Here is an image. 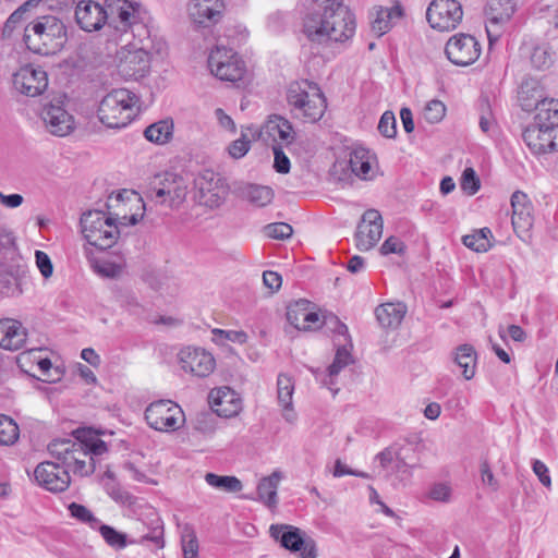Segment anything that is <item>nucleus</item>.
<instances>
[{
	"mask_svg": "<svg viewBox=\"0 0 558 558\" xmlns=\"http://www.w3.org/2000/svg\"><path fill=\"white\" fill-rule=\"evenodd\" d=\"M143 524L147 526L148 532L145 533L141 539L137 542L138 544H144L145 542H151L156 545L158 549L165 547V538H163V522L160 517L155 512L150 511L147 517V521H143Z\"/></svg>",
	"mask_w": 558,
	"mask_h": 558,
	"instance_id": "nucleus-32",
	"label": "nucleus"
},
{
	"mask_svg": "<svg viewBox=\"0 0 558 558\" xmlns=\"http://www.w3.org/2000/svg\"><path fill=\"white\" fill-rule=\"evenodd\" d=\"M405 244L397 236H389L380 246V253L383 255L398 254L403 255L405 252Z\"/></svg>",
	"mask_w": 558,
	"mask_h": 558,
	"instance_id": "nucleus-59",
	"label": "nucleus"
},
{
	"mask_svg": "<svg viewBox=\"0 0 558 558\" xmlns=\"http://www.w3.org/2000/svg\"><path fill=\"white\" fill-rule=\"evenodd\" d=\"M82 233L86 241L104 251L117 242L119 230L116 220L101 210H88L81 217Z\"/></svg>",
	"mask_w": 558,
	"mask_h": 558,
	"instance_id": "nucleus-7",
	"label": "nucleus"
},
{
	"mask_svg": "<svg viewBox=\"0 0 558 558\" xmlns=\"http://www.w3.org/2000/svg\"><path fill=\"white\" fill-rule=\"evenodd\" d=\"M263 282L271 292H275L280 289L282 284V278L276 271L266 270L263 272Z\"/></svg>",
	"mask_w": 558,
	"mask_h": 558,
	"instance_id": "nucleus-64",
	"label": "nucleus"
},
{
	"mask_svg": "<svg viewBox=\"0 0 558 558\" xmlns=\"http://www.w3.org/2000/svg\"><path fill=\"white\" fill-rule=\"evenodd\" d=\"M23 41L34 53L53 56L64 48L68 28L62 19L56 15L36 13L24 27Z\"/></svg>",
	"mask_w": 558,
	"mask_h": 558,
	"instance_id": "nucleus-3",
	"label": "nucleus"
},
{
	"mask_svg": "<svg viewBox=\"0 0 558 558\" xmlns=\"http://www.w3.org/2000/svg\"><path fill=\"white\" fill-rule=\"evenodd\" d=\"M26 329L19 320L0 319V348L10 351L20 350L26 341Z\"/></svg>",
	"mask_w": 558,
	"mask_h": 558,
	"instance_id": "nucleus-25",
	"label": "nucleus"
},
{
	"mask_svg": "<svg viewBox=\"0 0 558 558\" xmlns=\"http://www.w3.org/2000/svg\"><path fill=\"white\" fill-rule=\"evenodd\" d=\"M241 195L251 204L257 207H264L271 203L274 191L269 186L247 184L241 189Z\"/></svg>",
	"mask_w": 558,
	"mask_h": 558,
	"instance_id": "nucleus-35",
	"label": "nucleus"
},
{
	"mask_svg": "<svg viewBox=\"0 0 558 558\" xmlns=\"http://www.w3.org/2000/svg\"><path fill=\"white\" fill-rule=\"evenodd\" d=\"M287 100L294 117L306 122L320 120L327 108L326 98L319 86L306 80L289 85Z\"/></svg>",
	"mask_w": 558,
	"mask_h": 558,
	"instance_id": "nucleus-5",
	"label": "nucleus"
},
{
	"mask_svg": "<svg viewBox=\"0 0 558 558\" xmlns=\"http://www.w3.org/2000/svg\"><path fill=\"white\" fill-rule=\"evenodd\" d=\"M512 226L514 230H526L533 225V205L522 191H515L511 196Z\"/></svg>",
	"mask_w": 558,
	"mask_h": 558,
	"instance_id": "nucleus-26",
	"label": "nucleus"
},
{
	"mask_svg": "<svg viewBox=\"0 0 558 558\" xmlns=\"http://www.w3.org/2000/svg\"><path fill=\"white\" fill-rule=\"evenodd\" d=\"M311 303L305 299H300L287 307V320L296 329H300L302 319L308 310Z\"/></svg>",
	"mask_w": 558,
	"mask_h": 558,
	"instance_id": "nucleus-45",
	"label": "nucleus"
},
{
	"mask_svg": "<svg viewBox=\"0 0 558 558\" xmlns=\"http://www.w3.org/2000/svg\"><path fill=\"white\" fill-rule=\"evenodd\" d=\"M85 456H86V451L83 450L82 444H77L76 441H74V448H70V450H68V453L60 457V459L57 462L60 463L62 466L66 468L68 473H69L70 469L74 464L75 460L78 457H85Z\"/></svg>",
	"mask_w": 558,
	"mask_h": 558,
	"instance_id": "nucleus-58",
	"label": "nucleus"
},
{
	"mask_svg": "<svg viewBox=\"0 0 558 558\" xmlns=\"http://www.w3.org/2000/svg\"><path fill=\"white\" fill-rule=\"evenodd\" d=\"M531 63L537 70H546L553 64V52L547 45L534 47L531 53Z\"/></svg>",
	"mask_w": 558,
	"mask_h": 558,
	"instance_id": "nucleus-46",
	"label": "nucleus"
},
{
	"mask_svg": "<svg viewBox=\"0 0 558 558\" xmlns=\"http://www.w3.org/2000/svg\"><path fill=\"white\" fill-rule=\"evenodd\" d=\"M323 325L330 329L337 336L344 337V340H349V330L345 324H343L336 315L329 314L324 316Z\"/></svg>",
	"mask_w": 558,
	"mask_h": 558,
	"instance_id": "nucleus-54",
	"label": "nucleus"
},
{
	"mask_svg": "<svg viewBox=\"0 0 558 558\" xmlns=\"http://www.w3.org/2000/svg\"><path fill=\"white\" fill-rule=\"evenodd\" d=\"M45 0H27L13 11L2 27V37L10 38L14 29L24 22H29L38 13L39 5Z\"/></svg>",
	"mask_w": 558,
	"mask_h": 558,
	"instance_id": "nucleus-28",
	"label": "nucleus"
},
{
	"mask_svg": "<svg viewBox=\"0 0 558 558\" xmlns=\"http://www.w3.org/2000/svg\"><path fill=\"white\" fill-rule=\"evenodd\" d=\"M198 201L201 204L215 208L219 207L226 196V186L219 177L211 170H205L196 180Z\"/></svg>",
	"mask_w": 558,
	"mask_h": 558,
	"instance_id": "nucleus-18",
	"label": "nucleus"
},
{
	"mask_svg": "<svg viewBox=\"0 0 558 558\" xmlns=\"http://www.w3.org/2000/svg\"><path fill=\"white\" fill-rule=\"evenodd\" d=\"M71 517L80 521L81 523L87 524L90 529L96 530L100 520L94 515V513L85 506L76 502H71L68 506Z\"/></svg>",
	"mask_w": 558,
	"mask_h": 558,
	"instance_id": "nucleus-43",
	"label": "nucleus"
},
{
	"mask_svg": "<svg viewBox=\"0 0 558 558\" xmlns=\"http://www.w3.org/2000/svg\"><path fill=\"white\" fill-rule=\"evenodd\" d=\"M282 474L279 471L272 472L269 476L262 478L257 486V494L267 507H275L278 502L277 489Z\"/></svg>",
	"mask_w": 558,
	"mask_h": 558,
	"instance_id": "nucleus-31",
	"label": "nucleus"
},
{
	"mask_svg": "<svg viewBox=\"0 0 558 558\" xmlns=\"http://www.w3.org/2000/svg\"><path fill=\"white\" fill-rule=\"evenodd\" d=\"M462 5L457 0H433L426 10L430 27L440 32L454 29L462 21Z\"/></svg>",
	"mask_w": 558,
	"mask_h": 558,
	"instance_id": "nucleus-9",
	"label": "nucleus"
},
{
	"mask_svg": "<svg viewBox=\"0 0 558 558\" xmlns=\"http://www.w3.org/2000/svg\"><path fill=\"white\" fill-rule=\"evenodd\" d=\"M74 436L77 444H82L83 450L88 451L90 444L96 442L99 439V433L90 427L77 428L74 432Z\"/></svg>",
	"mask_w": 558,
	"mask_h": 558,
	"instance_id": "nucleus-55",
	"label": "nucleus"
},
{
	"mask_svg": "<svg viewBox=\"0 0 558 558\" xmlns=\"http://www.w3.org/2000/svg\"><path fill=\"white\" fill-rule=\"evenodd\" d=\"M352 362V356L350 351L348 350L345 344H339V348L336 351V355L333 362L328 366V376L330 378V383L332 384V377L338 375L340 371L348 366Z\"/></svg>",
	"mask_w": 558,
	"mask_h": 558,
	"instance_id": "nucleus-44",
	"label": "nucleus"
},
{
	"mask_svg": "<svg viewBox=\"0 0 558 558\" xmlns=\"http://www.w3.org/2000/svg\"><path fill=\"white\" fill-rule=\"evenodd\" d=\"M461 189L469 195H474L481 187L480 179L473 168H465L461 177Z\"/></svg>",
	"mask_w": 558,
	"mask_h": 558,
	"instance_id": "nucleus-50",
	"label": "nucleus"
},
{
	"mask_svg": "<svg viewBox=\"0 0 558 558\" xmlns=\"http://www.w3.org/2000/svg\"><path fill=\"white\" fill-rule=\"evenodd\" d=\"M96 530L99 531L100 535L105 539V542L112 548L122 549L128 545L126 534L117 531L114 527L98 523Z\"/></svg>",
	"mask_w": 558,
	"mask_h": 558,
	"instance_id": "nucleus-41",
	"label": "nucleus"
},
{
	"mask_svg": "<svg viewBox=\"0 0 558 558\" xmlns=\"http://www.w3.org/2000/svg\"><path fill=\"white\" fill-rule=\"evenodd\" d=\"M267 129L275 138L278 137L287 146L292 144L295 138V132L291 122L281 116H271L268 120Z\"/></svg>",
	"mask_w": 558,
	"mask_h": 558,
	"instance_id": "nucleus-34",
	"label": "nucleus"
},
{
	"mask_svg": "<svg viewBox=\"0 0 558 558\" xmlns=\"http://www.w3.org/2000/svg\"><path fill=\"white\" fill-rule=\"evenodd\" d=\"M379 133L387 138H395L397 135V121L392 111H385L378 123Z\"/></svg>",
	"mask_w": 558,
	"mask_h": 558,
	"instance_id": "nucleus-51",
	"label": "nucleus"
},
{
	"mask_svg": "<svg viewBox=\"0 0 558 558\" xmlns=\"http://www.w3.org/2000/svg\"><path fill=\"white\" fill-rule=\"evenodd\" d=\"M70 448H74V440L71 439H54L48 445V451L57 461L60 457L68 453Z\"/></svg>",
	"mask_w": 558,
	"mask_h": 558,
	"instance_id": "nucleus-57",
	"label": "nucleus"
},
{
	"mask_svg": "<svg viewBox=\"0 0 558 558\" xmlns=\"http://www.w3.org/2000/svg\"><path fill=\"white\" fill-rule=\"evenodd\" d=\"M182 369L196 377H207L216 366L214 356L201 348L186 347L179 352Z\"/></svg>",
	"mask_w": 558,
	"mask_h": 558,
	"instance_id": "nucleus-19",
	"label": "nucleus"
},
{
	"mask_svg": "<svg viewBox=\"0 0 558 558\" xmlns=\"http://www.w3.org/2000/svg\"><path fill=\"white\" fill-rule=\"evenodd\" d=\"M270 535L286 549L300 551L301 558H316L314 542L305 541L300 529L286 524H272Z\"/></svg>",
	"mask_w": 558,
	"mask_h": 558,
	"instance_id": "nucleus-12",
	"label": "nucleus"
},
{
	"mask_svg": "<svg viewBox=\"0 0 558 558\" xmlns=\"http://www.w3.org/2000/svg\"><path fill=\"white\" fill-rule=\"evenodd\" d=\"M445 114L446 106L437 99L428 101L423 110L424 120L432 124L440 122Z\"/></svg>",
	"mask_w": 558,
	"mask_h": 558,
	"instance_id": "nucleus-49",
	"label": "nucleus"
},
{
	"mask_svg": "<svg viewBox=\"0 0 558 558\" xmlns=\"http://www.w3.org/2000/svg\"><path fill=\"white\" fill-rule=\"evenodd\" d=\"M106 8L92 0L80 1L75 8L77 25L85 32L100 29L105 23L121 34L136 23L140 3L129 0H105Z\"/></svg>",
	"mask_w": 558,
	"mask_h": 558,
	"instance_id": "nucleus-2",
	"label": "nucleus"
},
{
	"mask_svg": "<svg viewBox=\"0 0 558 558\" xmlns=\"http://www.w3.org/2000/svg\"><path fill=\"white\" fill-rule=\"evenodd\" d=\"M36 265L40 274L45 278H49L52 275L53 267L50 257L43 251L35 252Z\"/></svg>",
	"mask_w": 558,
	"mask_h": 558,
	"instance_id": "nucleus-62",
	"label": "nucleus"
},
{
	"mask_svg": "<svg viewBox=\"0 0 558 558\" xmlns=\"http://www.w3.org/2000/svg\"><path fill=\"white\" fill-rule=\"evenodd\" d=\"M478 124L482 132L489 134L497 130V120L495 118L492 105L487 97H481L477 101Z\"/></svg>",
	"mask_w": 558,
	"mask_h": 558,
	"instance_id": "nucleus-37",
	"label": "nucleus"
},
{
	"mask_svg": "<svg viewBox=\"0 0 558 558\" xmlns=\"http://www.w3.org/2000/svg\"><path fill=\"white\" fill-rule=\"evenodd\" d=\"M523 142L534 155L558 151V99L537 107L533 121L522 132Z\"/></svg>",
	"mask_w": 558,
	"mask_h": 558,
	"instance_id": "nucleus-4",
	"label": "nucleus"
},
{
	"mask_svg": "<svg viewBox=\"0 0 558 558\" xmlns=\"http://www.w3.org/2000/svg\"><path fill=\"white\" fill-rule=\"evenodd\" d=\"M145 420L156 430H175L183 423L184 414L177 403L170 400H159L146 408Z\"/></svg>",
	"mask_w": 558,
	"mask_h": 558,
	"instance_id": "nucleus-8",
	"label": "nucleus"
},
{
	"mask_svg": "<svg viewBox=\"0 0 558 558\" xmlns=\"http://www.w3.org/2000/svg\"><path fill=\"white\" fill-rule=\"evenodd\" d=\"M518 99L522 110L532 111L534 109L535 113H537V107L545 101H550L553 98H546L544 96V90L538 81L527 78L522 82L519 88Z\"/></svg>",
	"mask_w": 558,
	"mask_h": 558,
	"instance_id": "nucleus-27",
	"label": "nucleus"
},
{
	"mask_svg": "<svg viewBox=\"0 0 558 558\" xmlns=\"http://www.w3.org/2000/svg\"><path fill=\"white\" fill-rule=\"evenodd\" d=\"M187 192V185L183 177L166 172L163 180L160 181L159 186L155 190V201L158 203L169 202L171 207L180 205Z\"/></svg>",
	"mask_w": 558,
	"mask_h": 558,
	"instance_id": "nucleus-22",
	"label": "nucleus"
},
{
	"mask_svg": "<svg viewBox=\"0 0 558 558\" xmlns=\"http://www.w3.org/2000/svg\"><path fill=\"white\" fill-rule=\"evenodd\" d=\"M223 49L216 47L210 51L208 57V66L210 72L221 81L238 82L243 78L245 73V64L239 58L227 60L226 63L221 61Z\"/></svg>",
	"mask_w": 558,
	"mask_h": 558,
	"instance_id": "nucleus-21",
	"label": "nucleus"
},
{
	"mask_svg": "<svg viewBox=\"0 0 558 558\" xmlns=\"http://www.w3.org/2000/svg\"><path fill=\"white\" fill-rule=\"evenodd\" d=\"M225 10L223 0H191L187 4L191 21L199 27H210L219 23Z\"/></svg>",
	"mask_w": 558,
	"mask_h": 558,
	"instance_id": "nucleus-17",
	"label": "nucleus"
},
{
	"mask_svg": "<svg viewBox=\"0 0 558 558\" xmlns=\"http://www.w3.org/2000/svg\"><path fill=\"white\" fill-rule=\"evenodd\" d=\"M138 97L126 88H118L108 93L99 104V121L110 129H122L136 117Z\"/></svg>",
	"mask_w": 558,
	"mask_h": 558,
	"instance_id": "nucleus-6",
	"label": "nucleus"
},
{
	"mask_svg": "<svg viewBox=\"0 0 558 558\" xmlns=\"http://www.w3.org/2000/svg\"><path fill=\"white\" fill-rule=\"evenodd\" d=\"M265 232L269 238L284 240L292 235L293 229L286 222H275L267 225L265 227Z\"/></svg>",
	"mask_w": 558,
	"mask_h": 558,
	"instance_id": "nucleus-53",
	"label": "nucleus"
},
{
	"mask_svg": "<svg viewBox=\"0 0 558 558\" xmlns=\"http://www.w3.org/2000/svg\"><path fill=\"white\" fill-rule=\"evenodd\" d=\"M407 313L403 303H385L375 308V316L383 328H397Z\"/></svg>",
	"mask_w": 558,
	"mask_h": 558,
	"instance_id": "nucleus-30",
	"label": "nucleus"
},
{
	"mask_svg": "<svg viewBox=\"0 0 558 558\" xmlns=\"http://www.w3.org/2000/svg\"><path fill=\"white\" fill-rule=\"evenodd\" d=\"M181 542L183 558H198V541L192 529H184Z\"/></svg>",
	"mask_w": 558,
	"mask_h": 558,
	"instance_id": "nucleus-48",
	"label": "nucleus"
},
{
	"mask_svg": "<svg viewBox=\"0 0 558 558\" xmlns=\"http://www.w3.org/2000/svg\"><path fill=\"white\" fill-rule=\"evenodd\" d=\"M515 4L512 0H488L484 14L486 17V33L492 45L500 36L501 28L512 17Z\"/></svg>",
	"mask_w": 558,
	"mask_h": 558,
	"instance_id": "nucleus-14",
	"label": "nucleus"
},
{
	"mask_svg": "<svg viewBox=\"0 0 558 558\" xmlns=\"http://www.w3.org/2000/svg\"><path fill=\"white\" fill-rule=\"evenodd\" d=\"M476 357L473 345L464 343L457 348L454 362L462 368V375L466 380L472 379L475 375Z\"/></svg>",
	"mask_w": 558,
	"mask_h": 558,
	"instance_id": "nucleus-33",
	"label": "nucleus"
},
{
	"mask_svg": "<svg viewBox=\"0 0 558 558\" xmlns=\"http://www.w3.org/2000/svg\"><path fill=\"white\" fill-rule=\"evenodd\" d=\"M106 490L108 495L116 500L117 502H120L122 505H131L132 504V495L128 492L123 490L121 487H119L117 484H107Z\"/></svg>",
	"mask_w": 558,
	"mask_h": 558,
	"instance_id": "nucleus-61",
	"label": "nucleus"
},
{
	"mask_svg": "<svg viewBox=\"0 0 558 558\" xmlns=\"http://www.w3.org/2000/svg\"><path fill=\"white\" fill-rule=\"evenodd\" d=\"M205 481L208 485L227 493H238L243 487L241 481L235 476L207 473Z\"/></svg>",
	"mask_w": 558,
	"mask_h": 558,
	"instance_id": "nucleus-38",
	"label": "nucleus"
},
{
	"mask_svg": "<svg viewBox=\"0 0 558 558\" xmlns=\"http://www.w3.org/2000/svg\"><path fill=\"white\" fill-rule=\"evenodd\" d=\"M532 469H533V472L535 473V475L538 477L539 482L545 487L549 488L551 486V480H550V475H549V470L545 465V463H543L539 460H533Z\"/></svg>",
	"mask_w": 558,
	"mask_h": 558,
	"instance_id": "nucleus-63",
	"label": "nucleus"
},
{
	"mask_svg": "<svg viewBox=\"0 0 558 558\" xmlns=\"http://www.w3.org/2000/svg\"><path fill=\"white\" fill-rule=\"evenodd\" d=\"M250 146H251L250 140L246 138V135L242 134V136L240 138L233 141L229 145L228 150H229V154L233 158L239 159L246 155V153L250 149Z\"/></svg>",
	"mask_w": 558,
	"mask_h": 558,
	"instance_id": "nucleus-60",
	"label": "nucleus"
},
{
	"mask_svg": "<svg viewBox=\"0 0 558 558\" xmlns=\"http://www.w3.org/2000/svg\"><path fill=\"white\" fill-rule=\"evenodd\" d=\"M445 53L450 62L459 66L474 63L481 54V45L475 37L459 33L449 38Z\"/></svg>",
	"mask_w": 558,
	"mask_h": 558,
	"instance_id": "nucleus-11",
	"label": "nucleus"
},
{
	"mask_svg": "<svg viewBox=\"0 0 558 558\" xmlns=\"http://www.w3.org/2000/svg\"><path fill=\"white\" fill-rule=\"evenodd\" d=\"M39 117L46 130L54 136H66L74 130V118L64 108L61 99L43 104Z\"/></svg>",
	"mask_w": 558,
	"mask_h": 558,
	"instance_id": "nucleus-10",
	"label": "nucleus"
},
{
	"mask_svg": "<svg viewBox=\"0 0 558 558\" xmlns=\"http://www.w3.org/2000/svg\"><path fill=\"white\" fill-rule=\"evenodd\" d=\"M343 0H313L303 23L306 37L317 44L344 43L355 33V20Z\"/></svg>",
	"mask_w": 558,
	"mask_h": 558,
	"instance_id": "nucleus-1",
	"label": "nucleus"
},
{
	"mask_svg": "<svg viewBox=\"0 0 558 558\" xmlns=\"http://www.w3.org/2000/svg\"><path fill=\"white\" fill-rule=\"evenodd\" d=\"M118 73L124 80L137 81L146 76L150 70V58L146 50L122 48L118 52Z\"/></svg>",
	"mask_w": 558,
	"mask_h": 558,
	"instance_id": "nucleus-13",
	"label": "nucleus"
},
{
	"mask_svg": "<svg viewBox=\"0 0 558 558\" xmlns=\"http://www.w3.org/2000/svg\"><path fill=\"white\" fill-rule=\"evenodd\" d=\"M403 8L400 2H396L390 8L379 7L376 9L375 17L372 21V31L376 33L377 36H383L403 16Z\"/></svg>",
	"mask_w": 558,
	"mask_h": 558,
	"instance_id": "nucleus-29",
	"label": "nucleus"
},
{
	"mask_svg": "<svg viewBox=\"0 0 558 558\" xmlns=\"http://www.w3.org/2000/svg\"><path fill=\"white\" fill-rule=\"evenodd\" d=\"M272 150H274V156H275L274 169L278 173H282V174L288 173L290 171L291 163H290L288 156L282 150L281 145H274Z\"/></svg>",
	"mask_w": 558,
	"mask_h": 558,
	"instance_id": "nucleus-56",
	"label": "nucleus"
},
{
	"mask_svg": "<svg viewBox=\"0 0 558 558\" xmlns=\"http://www.w3.org/2000/svg\"><path fill=\"white\" fill-rule=\"evenodd\" d=\"M13 86L21 94L28 97L41 95L48 87V75L41 68L32 64L22 66L13 74Z\"/></svg>",
	"mask_w": 558,
	"mask_h": 558,
	"instance_id": "nucleus-16",
	"label": "nucleus"
},
{
	"mask_svg": "<svg viewBox=\"0 0 558 558\" xmlns=\"http://www.w3.org/2000/svg\"><path fill=\"white\" fill-rule=\"evenodd\" d=\"M173 133V123L168 120H161L150 124L144 131L147 141L156 144L167 143Z\"/></svg>",
	"mask_w": 558,
	"mask_h": 558,
	"instance_id": "nucleus-36",
	"label": "nucleus"
},
{
	"mask_svg": "<svg viewBox=\"0 0 558 558\" xmlns=\"http://www.w3.org/2000/svg\"><path fill=\"white\" fill-rule=\"evenodd\" d=\"M209 402L215 412L222 417L236 415L241 410V400L229 387H220L209 392Z\"/></svg>",
	"mask_w": 558,
	"mask_h": 558,
	"instance_id": "nucleus-24",
	"label": "nucleus"
},
{
	"mask_svg": "<svg viewBox=\"0 0 558 558\" xmlns=\"http://www.w3.org/2000/svg\"><path fill=\"white\" fill-rule=\"evenodd\" d=\"M34 477L40 486L52 493L64 492L71 483L68 469L54 461L39 463L34 471Z\"/></svg>",
	"mask_w": 558,
	"mask_h": 558,
	"instance_id": "nucleus-15",
	"label": "nucleus"
},
{
	"mask_svg": "<svg viewBox=\"0 0 558 558\" xmlns=\"http://www.w3.org/2000/svg\"><path fill=\"white\" fill-rule=\"evenodd\" d=\"M23 293V280L12 272L0 269V298L19 296Z\"/></svg>",
	"mask_w": 558,
	"mask_h": 558,
	"instance_id": "nucleus-39",
	"label": "nucleus"
},
{
	"mask_svg": "<svg viewBox=\"0 0 558 558\" xmlns=\"http://www.w3.org/2000/svg\"><path fill=\"white\" fill-rule=\"evenodd\" d=\"M17 424L8 415L0 414V445L11 446L19 439Z\"/></svg>",
	"mask_w": 558,
	"mask_h": 558,
	"instance_id": "nucleus-42",
	"label": "nucleus"
},
{
	"mask_svg": "<svg viewBox=\"0 0 558 558\" xmlns=\"http://www.w3.org/2000/svg\"><path fill=\"white\" fill-rule=\"evenodd\" d=\"M213 341L217 344H225L227 341L243 344L247 341L246 332L242 330L213 329Z\"/></svg>",
	"mask_w": 558,
	"mask_h": 558,
	"instance_id": "nucleus-47",
	"label": "nucleus"
},
{
	"mask_svg": "<svg viewBox=\"0 0 558 558\" xmlns=\"http://www.w3.org/2000/svg\"><path fill=\"white\" fill-rule=\"evenodd\" d=\"M278 402L286 411L292 410L294 384L290 376L280 374L277 379Z\"/></svg>",
	"mask_w": 558,
	"mask_h": 558,
	"instance_id": "nucleus-40",
	"label": "nucleus"
},
{
	"mask_svg": "<svg viewBox=\"0 0 558 558\" xmlns=\"http://www.w3.org/2000/svg\"><path fill=\"white\" fill-rule=\"evenodd\" d=\"M95 459L92 456H88V451H86L85 457H78L70 471L74 474H78L80 476H87L95 471Z\"/></svg>",
	"mask_w": 558,
	"mask_h": 558,
	"instance_id": "nucleus-52",
	"label": "nucleus"
},
{
	"mask_svg": "<svg viewBox=\"0 0 558 558\" xmlns=\"http://www.w3.org/2000/svg\"><path fill=\"white\" fill-rule=\"evenodd\" d=\"M348 168H350L351 172L356 177L367 179L371 171L368 150L363 147L352 149L350 151L348 163L344 161H337L333 163L331 175L337 177L339 181H342L343 178L340 173L345 175Z\"/></svg>",
	"mask_w": 558,
	"mask_h": 558,
	"instance_id": "nucleus-23",
	"label": "nucleus"
},
{
	"mask_svg": "<svg viewBox=\"0 0 558 558\" xmlns=\"http://www.w3.org/2000/svg\"><path fill=\"white\" fill-rule=\"evenodd\" d=\"M383 219L379 211L366 210L356 230V246L362 251L372 248L381 238Z\"/></svg>",
	"mask_w": 558,
	"mask_h": 558,
	"instance_id": "nucleus-20",
	"label": "nucleus"
}]
</instances>
